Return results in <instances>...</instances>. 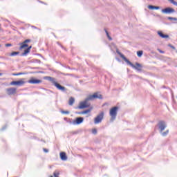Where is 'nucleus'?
<instances>
[{"instance_id":"bb28decb","label":"nucleus","mask_w":177,"mask_h":177,"mask_svg":"<svg viewBox=\"0 0 177 177\" xmlns=\"http://www.w3.org/2000/svg\"><path fill=\"white\" fill-rule=\"evenodd\" d=\"M61 113L62 114H70V111H62Z\"/></svg>"},{"instance_id":"c756f323","label":"nucleus","mask_w":177,"mask_h":177,"mask_svg":"<svg viewBox=\"0 0 177 177\" xmlns=\"http://www.w3.org/2000/svg\"><path fill=\"white\" fill-rule=\"evenodd\" d=\"M107 38L109 41H113V38H111V36L110 35L107 36Z\"/></svg>"},{"instance_id":"473e14b6","label":"nucleus","mask_w":177,"mask_h":177,"mask_svg":"<svg viewBox=\"0 0 177 177\" xmlns=\"http://www.w3.org/2000/svg\"><path fill=\"white\" fill-rule=\"evenodd\" d=\"M171 3H172L173 5H174L175 6H177V2L175 1L174 0L171 2Z\"/></svg>"},{"instance_id":"7ed1b4c3","label":"nucleus","mask_w":177,"mask_h":177,"mask_svg":"<svg viewBox=\"0 0 177 177\" xmlns=\"http://www.w3.org/2000/svg\"><path fill=\"white\" fill-rule=\"evenodd\" d=\"M118 113V106H113L109 111V115L111 117L110 122H113L117 118V114Z\"/></svg>"},{"instance_id":"0eeeda50","label":"nucleus","mask_w":177,"mask_h":177,"mask_svg":"<svg viewBox=\"0 0 177 177\" xmlns=\"http://www.w3.org/2000/svg\"><path fill=\"white\" fill-rule=\"evenodd\" d=\"M31 42V39H27L22 43H19L20 47L19 50H21V49H24L25 48H28V43Z\"/></svg>"},{"instance_id":"6ab92c4d","label":"nucleus","mask_w":177,"mask_h":177,"mask_svg":"<svg viewBox=\"0 0 177 177\" xmlns=\"http://www.w3.org/2000/svg\"><path fill=\"white\" fill-rule=\"evenodd\" d=\"M92 107L89 108L88 109H86L83 111V114H88V113H91L92 111Z\"/></svg>"},{"instance_id":"cd10ccee","label":"nucleus","mask_w":177,"mask_h":177,"mask_svg":"<svg viewBox=\"0 0 177 177\" xmlns=\"http://www.w3.org/2000/svg\"><path fill=\"white\" fill-rule=\"evenodd\" d=\"M168 46L169 48H171V49H174V50H175V49H176V48H175V46H172V44H168Z\"/></svg>"},{"instance_id":"4be33fe9","label":"nucleus","mask_w":177,"mask_h":177,"mask_svg":"<svg viewBox=\"0 0 177 177\" xmlns=\"http://www.w3.org/2000/svg\"><path fill=\"white\" fill-rule=\"evenodd\" d=\"M161 133L162 136H167V135H168V133H169V130H167L165 132L162 131V133Z\"/></svg>"},{"instance_id":"20e7f679","label":"nucleus","mask_w":177,"mask_h":177,"mask_svg":"<svg viewBox=\"0 0 177 177\" xmlns=\"http://www.w3.org/2000/svg\"><path fill=\"white\" fill-rule=\"evenodd\" d=\"M158 127L160 133H162L163 131L167 128V123L165 121L160 120L158 123Z\"/></svg>"},{"instance_id":"6e6552de","label":"nucleus","mask_w":177,"mask_h":177,"mask_svg":"<svg viewBox=\"0 0 177 177\" xmlns=\"http://www.w3.org/2000/svg\"><path fill=\"white\" fill-rule=\"evenodd\" d=\"M84 122V118L77 117L75 120L73 121V125H80Z\"/></svg>"},{"instance_id":"9d476101","label":"nucleus","mask_w":177,"mask_h":177,"mask_svg":"<svg viewBox=\"0 0 177 177\" xmlns=\"http://www.w3.org/2000/svg\"><path fill=\"white\" fill-rule=\"evenodd\" d=\"M54 86H55V88H57L58 91H62V92H66V91H67L66 87L62 86L60 84L57 83V82H55V83L54 84Z\"/></svg>"},{"instance_id":"a19ab883","label":"nucleus","mask_w":177,"mask_h":177,"mask_svg":"<svg viewBox=\"0 0 177 177\" xmlns=\"http://www.w3.org/2000/svg\"><path fill=\"white\" fill-rule=\"evenodd\" d=\"M170 2H171V3H172V2H174V0H169Z\"/></svg>"},{"instance_id":"f3484780","label":"nucleus","mask_w":177,"mask_h":177,"mask_svg":"<svg viewBox=\"0 0 177 177\" xmlns=\"http://www.w3.org/2000/svg\"><path fill=\"white\" fill-rule=\"evenodd\" d=\"M75 102V99H74V97H71L69 98V102H68L69 106H73V104H74Z\"/></svg>"},{"instance_id":"9b49d317","label":"nucleus","mask_w":177,"mask_h":177,"mask_svg":"<svg viewBox=\"0 0 177 177\" xmlns=\"http://www.w3.org/2000/svg\"><path fill=\"white\" fill-rule=\"evenodd\" d=\"M28 84H41L42 80L36 79L35 77L30 78V80L28 81Z\"/></svg>"},{"instance_id":"e433bc0d","label":"nucleus","mask_w":177,"mask_h":177,"mask_svg":"<svg viewBox=\"0 0 177 177\" xmlns=\"http://www.w3.org/2000/svg\"><path fill=\"white\" fill-rule=\"evenodd\" d=\"M6 46H7V48L9 47V46H12V44H6Z\"/></svg>"},{"instance_id":"f8f14e48","label":"nucleus","mask_w":177,"mask_h":177,"mask_svg":"<svg viewBox=\"0 0 177 177\" xmlns=\"http://www.w3.org/2000/svg\"><path fill=\"white\" fill-rule=\"evenodd\" d=\"M16 91H17V88H8L6 89V92L8 95H15L16 93Z\"/></svg>"},{"instance_id":"79ce46f5","label":"nucleus","mask_w":177,"mask_h":177,"mask_svg":"<svg viewBox=\"0 0 177 177\" xmlns=\"http://www.w3.org/2000/svg\"><path fill=\"white\" fill-rule=\"evenodd\" d=\"M2 75H3V73H0V77H2Z\"/></svg>"},{"instance_id":"2eb2a0df","label":"nucleus","mask_w":177,"mask_h":177,"mask_svg":"<svg viewBox=\"0 0 177 177\" xmlns=\"http://www.w3.org/2000/svg\"><path fill=\"white\" fill-rule=\"evenodd\" d=\"M59 157L62 161L67 160V155L65 153V152H61L59 154Z\"/></svg>"},{"instance_id":"58836bf2","label":"nucleus","mask_w":177,"mask_h":177,"mask_svg":"<svg viewBox=\"0 0 177 177\" xmlns=\"http://www.w3.org/2000/svg\"><path fill=\"white\" fill-rule=\"evenodd\" d=\"M158 52H160V53H164V51L161 50L160 49H158Z\"/></svg>"},{"instance_id":"1a4fd4ad","label":"nucleus","mask_w":177,"mask_h":177,"mask_svg":"<svg viewBox=\"0 0 177 177\" xmlns=\"http://www.w3.org/2000/svg\"><path fill=\"white\" fill-rule=\"evenodd\" d=\"M162 12L165 13L166 15H169L171 13H175V9L168 7L165 9H162Z\"/></svg>"},{"instance_id":"423d86ee","label":"nucleus","mask_w":177,"mask_h":177,"mask_svg":"<svg viewBox=\"0 0 177 177\" xmlns=\"http://www.w3.org/2000/svg\"><path fill=\"white\" fill-rule=\"evenodd\" d=\"M104 117V112H101L94 119V124H100Z\"/></svg>"},{"instance_id":"dca6fc26","label":"nucleus","mask_w":177,"mask_h":177,"mask_svg":"<svg viewBox=\"0 0 177 177\" xmlns=\"http://www.w3.org/2000/svg\"><path fill=\"white\" fill-rule=\"evenodd\" d=\"M148 9H150L151 10H158V9H160V6L149 5L148 6Z\"/></svg>"},{"instance_id":"f704fd0d","label":"nucleus","mask_w":177,"mask_h":177,"mask_svg":"<svg viewBox=\"0 0 177 177\" xmlns=\"http://www.w3.org/2000/svg\"><path fill=\"white\" fill-rule=\"evenodd\" d=\"M75 114L81 115V114H84V113H83V111H80V112H75Z\"/></svg>"},{"instance_id":"4468645a","label":"nucleus","mask_w":177,"mask_h":177,"mask_svg":"<svg viewBox=\"0 0 177 177\" xmlns=\"http://www.w3.org/2000/svg\"><path fill=\"white\" fill-rule=\"evenodd\" d=\"M157 33H158V35L160 37V38H163V39L169 38V35H165L162 31H158Z\"/></svg>"},{"instance_id":"5701e85b","label":"nucleus","mask_w":177,"mask_h":177,"mask_svg":"<svg viewBox=\"0 0 177 177\" xmlns=\"http://www.w3.org/2000/svg\"><path fill=\"white\" fill-rule=\"evenodd\" d=\"M57 44L59 45V46H61V48H62V49H64V50H67V49H66V48H64V46H63V45H62V44H60V42L57 41Z\"/></svg>"},{"instance_id":"39448f33","label":"nucleus","mask_w":177,"mask_h":177,"mask_svg":"<svg viewBox=\"0 0 177 177\" xmlns=\"http://www.w3.org/2000/svg\"><path fill=\"white\" fill-rule=\"evenodd\" d=\"M24 78L20 79L18 81H12L10 83V85H15L16 86H23L26 84Z\"/></svg>"},{"instance_id":"c9c22d12","label":"nucleus","mask_w":177,"mask_h":177,"mask_svg":"<svg viewBox=\"0 0 177 177\" xmlns=\"http://www.w3.org/2000/svg\"><path fill=\"white\" fill-rule=\"evenodd\" d=\"M68 122H69V124H73V121L71 119H68Z\"/></svg>"},{"instance_id":"ea45409f","label":"nucleus","mask_w":177,"mask_h":177,"mask_svg":"<svg viewBox=\"0 0 177 177\" xmlns=\"http://www.w3.org/2000/svg\"><path fill=\"white\" fill-rule=\"evenodd\" d=\"M31 48H32V46H30L29 47L27 48V49H29V51L31 50Z\"/></svg>"},{"instance_id":"aec40b11","label":"nucleus","mask_w":177,"mask_h":177,"mask_svg":"<svg viewBox=\"0 0 177 177\" xmlns=\"http://www.w3.org/2000/svg\"><path fill=\"white\" fill-rule=\"evenodd\" d=\"M19 53L20 52L19 51H14L10 54V56H17V55H19Z\"/></svg>"},{"instance_id":"ddd939ff","label":"nucleus","mask_w":177,"mask_h":177,"mask_svg":"<svg viewBox=\"0 0 177 177\" xmlns=\"http://www.w3.org/2000/svg\"><path fill=\"white\" fill-rule=\"evenodd\" d=\"M44 80H46L47 81H50L53 84V85H55L56 84V80L55 77H52L50 76H46L44 77Z\"/></svg>"},{"instance_id":"37998d69","label":"nucleus","mask_w":177,"mask_h":177,"mask_svg":"<svg viewBox=\"0 0 177 177\" xmlns=\"http://www.w3.org/2000/svg\"><path fill=\"white\" fill-rule=\"evenodd\" d=\"M32 28H37V27L34 26H32Z\"/></svg>"},{"instance_id":"f03ea898","label":"nucleus","mask_w":177,"mask_h":177,"mask_svg":"<svg viewBox=\"0 0 177 177\" xmlns=\"http://www.w3.org/2000/svg\"><path fill=\"white\" fill-rule=\"evenodd\" d=\"M116 52L118 55H119V56L122 57L127 64H129V66L132 67V68H134V70H136L137 71H139V72L142 71V68L143 66H142L141 64H139L138 62H136L135 64H133L132 62H131V61H129V59H128L127 57L124 55V54L121 53V52H120L118 50Z\"/></svg>"},{"instance_id":"a878e982","label":"nucleus","mask_w":177,"mask_h":177,"mask_svg":"<svg viewBox=\"0 0 177 177\" xmlns=\"http://www.w3.org/2000/svg\"><path fill=\"white\" fill-rule=\"evenodd\" d=\"M23 73H12V75L14 76H17V75H23Z\"/></svg>"},{"instance_id":"2f4dec72","label":"nucleus","mask_w":177,"mask_h":177,"mask_svg":"<svg viewBox=\"0 0 177 177\" xmlns=\"http://www.w3.org/2000/svg\"><path fill=\"white\" fill-rule=\"evenodd\" d=\"M8 126L5 125L3 126L1 129V131H5V129H6Z\"/></svg>"},{"instance_id":"b1692460","label":"nucleus","mask_w":177,"mask_h":177,"mask_svg":"<svg viewBox=\"0 0 177 177\" xmlns=\"http://www.w3.org/2000/svg\"><path fill=\"white\" fill-rule=\"evenodd\" d=\"M97 129H92V134H93V135H97Z\"/></svg>"},{"instance_id":"c85d7f7f","label":"nucleus","mask_w":177,"mask_h":177,"mask_svg":"<svg viewBox=\"0 0 177 177\" xmlns=\"http://www.w3.org/2000/svg\"><path fill=\"white\" fill-rule=\"evenodd\" d=\"M43 151H44V153H49V149H48L46 148H44Z\"/></svg>"},{"instance_id":"a211bd4d","label":"nucleus","mask_w":177,"mask_h":177,"mask_svg":"<svg viewBox=\"0 0 177 177\" xmlns=\"http://www.w3.org/2000/svg\"><path fill=\"white\" fill-rule=\"evenodd\" d=\"M30 53L29 49L26 48L24 50V53L21 54V56H27V54Z\"/></svg>"},{"instance_id":"72a5a7b5","label":"nucleus","mask_w":177,"mask_h":177,"mask_svg":"<svg viewBox=\"0 0 177 177\" xmlns=\"http://www.w3.org/2000/svg\"><path fill=\"white\" fill-rule=\"evenodd\" d=\"M104 31H105V32H106V37L109 36V35H110L109 34V31H107V29L104 28Z\"/></svg>"},{"instance_id":"c03bdc74","label":"nucleus","mask_w":177,"mask_h":177,"mask_svg":"<svg viewBox=\"0 0 177 177\" xmlns=\"http://www.w3.org/2000/svg\"><path fill=\"white\" fill-rule=\"evenodd\" d=\"M41 3H44V2H42V1H39Z\"/></svg>"},{"instance_id":"4c0bfd02","label":"nucleus","mask_w":177,"mask_h":177,"mask_svg":"<svg viewBox=\"0 0 177 177\" xmlns=\"http://www.w3.org/2000/svg\"><path fill=\"white\" fill-rule=\"evenodd\" d=\"M64 121H67V122H68V118H64Z\"/></svg>"},{"instance_id":"7c9ffc66","label":"nucleus","mask_w":177,"mask_h":177,"mask_svg":"<svg viewBox=\"0 0 177 177\" xmlns=\"http://www.w3.org/2000/svg\"><path fill=\"white\" fill-rule=\"evenodd\" d=\"M107 38L109 41H113V38H111V36L110 35L107 36Z\"/></svg>"},{"instance_id":"f257e3e1","label":"nucleus","mask_w":177,"mask_h":177,"mask_svg":"<svg viewBox=\"0 0 177 177\" xmlns=\"http://www.w3.org/2000/svg\"><path fill=\"white\" fill-rule=\"evenodd\" d=\"M95 99H100L102 100L103 99V95L99 93H94L93 95H88L84 101L80 102V105L77 106V109L82 110L84 109H88L91 107V103L89 100H93Z\"/></svg>"},{"instance_id":"393cba45","label":"nucleus","mask_w":177,"mask_h":177,"mask_svg":"<svg viewBox=\"0 0 177 177\" xmlns=\"http://www.w3.org/2000/svg\"><path fill=\"white\" fill-rule=\"evenodd\" d=\"M167 19H168V20H174L175 21H177L176 17H167Z\"/></svg>"},{"instance_id":"412c9836","label":"nucleus","mask_w":177,"mask_h":177,"mask_svg":"<svg viewBox=\"0 0 177 177\" xmlns=\"http://www.w3.org/2000/svg\"><path fill=\"white\" fill-rule=\"evenodd\" d=\"M137 55L138 57H142L143 55V51L142 50H139L137 52Z\"/></svg>"}]
</instances>
